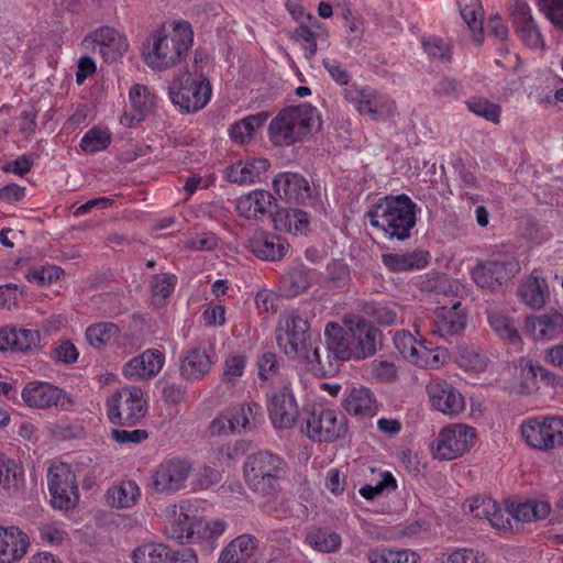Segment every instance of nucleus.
Wrapping results in <instances>:
<instances>
[{
  "label": "nucleus",
  "mask_w": 563,
  "mask_h": 563,
  "mask_svg": "<svg viewBox=\"0 0 563 563\" xmlns=\"http://www.w3.org/2000/svg\"><path fill=\"white\" fill-rule=\"evenodd\" d=\"M170 30L162 24L150 33L141 56L147 67L153 70H164L179 64L187 55L194 43V31L187 21H173Z\"/></svg>",
  "instance_id": "obj_1"
},
{
  "label": "nucleus",
  "mask_w": 563,
  "mask_h": 563,
  "mask_svg": "<svg viewBox=\"0 0 563 563\" xmlns=\"http://www.w3.org/2000/svg\"><path fill=\"white\" fill-rule=\"evenodd\" d=\"M417 203L405 194L379 198L366 212L371 227L380 230L390 240L410 238L417 223Z\"/></svg>",
  "instance_id": "obj_2"
},
{
  "label": "nucleus",
  "mask_w": 563,
  "mask_h": 563,
  "mask_svg": "<svg viewBox=\"0 0 563 563\" xmlns=\"http://www.w3.org/2000/svg\"><path fill=\"white\" fill-rule=\"evenodd\" d=\"M247 487L264 497L275 496L280 490L285 475L283 460L271 452L261 451L246 457L243 466Z\"/></svg>",
  "instance_id": "obj_3"
},
{
  "label": "nucleus",
  "mask_w": 563,
  "mask_h": 563,
  "mask_svg": "<svg viewBox=\"0 0 563 563\" xmlns=\"http://www.w3.org/2000/svg\"><path fill=\"white\" fill-rule=\"evenodd\" d=\"M460 284H434L431 290V300L441 310L432 322L429 333L445 339L461 333L466 324V316L460 310Z\"/></svg>",
  "instance_id": "obj_4"
},
{
  "label": "nucleus",
  "mask_w": 563,
  "mask_h": 563,
  "mask_svg": "<svg viewBox=\"0 0 563 563\" xmlns=\"http://www.w3.org/2000/svg\"><path fill=\"white\" fill-rule=\"evenodd\" d=\"M316 108L302 103L283 109L269 123V136L275 145H291L311 132Z\"/></svg>",
  "instance_id": "obj_5"
},
{
  "label": "nucleus",
  "mask_w": 563,
  "mask_h": 563,
  "mask_svg": "<svg viewBox=\"0 0 563 563\" xmlns=\"http://www.w3.org/2000/svg\"><path fill=\"white\" fill-rule=\"evenodd\" d=\"M309 322L298 311H289L278 320L275 334L280 351L290 360L298 361L313 340Z\"/></svg>",
  "instance_id": "obj_6"
},
{
  "label": "nucleus",
  "mask_w": 563,
  "mask_h": 563,
  "mask_svg": "<svg viewBox=\"0 0 563 563\" xmlns=\"http://www.w3.org/2000/svg\"><path fill=\"white\" fill-rule=\"evenodd\" d=\"M300 431L313 441L332 442L345 434L346 421L336 410L318 407L303 412Z\"/></svg>",
  "instance_id": "obj_7"
},
{
  "label": "nucleus",
  "mask_w": 563,
  "mask_h": 563,
  "mask_svg": "<svg viewBox=\"0 0 563 563\" xmlns=\"http://www.w3.org/2000/svg\"><path fill=\"white\" fill-rule=\"evenodd\" d=\"M168 93L172 102L187 113L198 112L210 101L212 89L209 80L195 79L186 73L174 79Z\"/></svg>",
  "instance_id": "obj_8"
},
{
  "label": "nucleus",
  "mask_w": 563,
  "mask_h": 563,
  "mask_svg": "<svg viewBox=\"0 0 563 563\" xmlns=\"http://www.w3.org/2000/svg\"><path fill=\"white\" fill-rule=\"evenodd\" d=\"M476 429L465 423H450L443 427L433 445L434 456L442 461L461 457L475 445Z\"/></svg>",
  "instance_id": "obj_9"
},
{
  "label": "nucleus",
  "mask_w": 563,
  "mask_h": 563,
  "mask_svg": "<svg viewBox=\"0 0 563 563\" xmlns=\"http://www.w3.org/2000/svg\"><path fill=\"white\" fill-rule=\"evenodd\" d=\"M520 432L531 448L550 451L563 445V418H530L521 423Z\"/></svg>",
  "instance_id": "obj_10"
},
{
  "label": "nucleus",
  "mask_w": 563,
  "mask_h": 563,
  "mask_svg": "<svg viewBox=\"0 0 563 563\" xmlns=\"http://www.w3.org/2000/svg\"><path fill=\"white\" fill-rule=\"evenodd\" d=\"M108 418L117 424H134L146 413L143 390L136 386L115 391L107 402Z\"/></svg>",
  "instance_id": "obj_11"
},
{
  "label": "nucleus",
  "mask_w": 563,
  "mask_h": 563,
  "mask_svg": "<svg viewBox=\"0 0 563 563\" xmlns=\"http://www.w3.org/2000/svg\"><path fill=\"white\" fill-rule=\"evenodd\" d=\"M47 485L53 508L69 510L79 500L77 478L66 463L53 464L47 472Z\"/></svg>",
  "instance_id": "obj_12"
},
{
  "label": "nucleus",
  "mask_w": 563,
  "mask_h": 563,
  "mask_svg": "<svg viewBox=\"0 0 563 563\" xmlns=\"http://www.w3.org/2000/svg\"><path fill=\"white\" fill-rule=\"evenodd\" d=\"M21 397L25 406L33 409L67 410L73 405L68 393L42 380L29 382L23 387Z\"/></svg>",
  "instance_id": "obj_13"
},
{
  "label": "nucleus",
  "mask_w": 563,
  "mask_h": 563,
  "mask_svg": "<svg viewBox=\"0 0 563 563\" xmlns=\"http://www.w3.org/2000/svg\"><path fill=\"white\" fill-rule=\"evenodd\" d=\"M197 512V508L187 500L169 506L166 509L167 537L179 542H188L200 536L201 519Z\"/></svg>",
  "instance_id": "obj_14"
},
{
  "label": "nucleus",
  "mask_w": 563,
  "mask_h": 563,
  "mask_svg": "<svg viewBox=\"0 0 563 563\" xmlns=\"http://www.w3.org/2000/svg\"><path fill=\"white\" fill-rule=\"evenodd\" d=\"M325 361L317 366L320 373H338L340 362L354 360L350 334L338 323L329 322L324 330Z\"/></svg>",
  "instance_id": "obj_15"
},
{
  "label": "nucleus",
  "mask_w": 563,
  "mask_h": 563,
  "mask_svg": "<svg viewBox=\"0 0 563 563\" xmlns=\"http://www.w3.org/2000/svg\"><path fill=\"white\" fill-rule=\"evenodd\" d=\"M190 472L191 464L188 460L165 459L152 473V487L156 493L175 494L185 488Z\"/></svg>",
  "instance_id": "obj_16"
},
{
  "label": "nucleus",
  "mask_w": 563,
  "mask_h": 563,
  "mask_svg": "<svg viewBox=\"0 0 563 563\" xmlns=\"http://www.w3.org/2000/svg\"><path fill=\"white\" fill-rule=\"evenodd\" d=\"M271 422L277 429L291 428L299 418V407L289 384L274 390L267 398Z\"/></svg>",
  "instance_id": "obj_17"
},
{
  "label": "nucleus",
  "mask_w": 563,
  "mask_h": 563,
  "mask_svg": "<svg viewBox=\"0 0 563 563\" xmlns=\"http://www.w3.org/2000/svg\"><path fill=\"white\" fill-rule=\"evenodd\" d=\"M86 48H99L100 55L108 63L121 58L129 48L124 34L110 26H101L86 35L82 40Z\"/></svg>",
  "instance_id": "obj_18"
},
{
  "label": "nucleus",
  "mask_w": 563,
  "mask_h": 563,
  "mask_svg": "<svg viewBox=\"0 0 563 563\" xmlns=\"http://www.w3.org/2000/svg\"><path fill=\"white\" fill-rule=\"evenodd\" d=\"M344 324L349 328L354 360H365L377 351L380 332L358 316L347 314Z\"/></svg>",
  "instance_id": "obj_19"
},
{
  "label": "nucleus",
  "mask_w": 563,
  "mask_h": 563,
  "mask_svg": "<svg viewBox=\"0 0 563 563\" xmlns=\"http://www.w3.org/2000/svg\"><path fill=\"white\" fill-rule=\"evenodd\" d=\"M426 391L432 408L446 416H457L465 408L463 395L445 379H431L426 386Z\"/></svg>",
  "instance_id": "obj_20"
},
{
  "label": "nucleus",
  "mask_w": 563,
  "mask_h": 563,
  "mask_svg": "<svg viewBox=\"0 0 563 563\" xmlns=\"http://www.w3.org/2000/svg\"><path fill=\"white\" fill-rule=\"evenodd\" d=\"M273 186L278 196L288 202L307 203L312 198V188L298 173L278 174L273 180Z\"/></svg>",
  "instance_id": "obj_21"
},
{
  "label": "nucleus",
  "mask_w": 563,
  "mask_h": 563,
  "mask_svg": "<svg viewBox=\"0 0 563 563\" xmlns=\"http://www.w3.org/2000/svg\"><path fill=\"white\" fill-rule=\"evenodd\" d=\"M468 512L478 519H485L497 530H511L510 519L507 516V508L503 509L500 505L490 497L476 496L464 505Z\"/></svg>",
  "instance_id": "obj_22"
},
{
  "label": "nucleus",
  "mask_w": 563,
  "mask_h": 563,
  "mask_svg": "<svg viewBox=\"0 0 563 563\" xmlns=\"http://www.w3.org/2000/svg\"><path fill=\"white\" fill-rule=\"evenodd\" d=\"M165 364V354L157 349H147L131 358L123 367L128 378L152 379L156 377Z\"/></svg>",
  "instance_id": "obj_23"
},
{
  "label": "nucleus",
  "mask_w": 563,
  "mask_h": 563,
  "mask_svg": "<svg viewBox=\"0 0 563 563\" xmlns=\"http://www.w3.org/2000/svg\"><path fill=\"white\" fill-rule=\"evenodd\" d=\"M29 536L15 526H0V563H16L27 552Z\"/></svg>",
  "instance_id": "obj_24"
},
{
  "label": "nucleus",
  "mask_w": 563,
  "mask_h": 563,
  "mask_svg": "<svg viewBox=\"0 0 563 563\" xmlns=\"http://www.w3.org/2000/svg\"><path fill=\"white\" fill-rule=\"evenodd\" d=\"M521 267L517 258L479 262L472 269L473 282H503L516 277Z\"/></svg>",
  "instance_id": "obj_25"
},
{
  "label": "nucleus",
  "mask_w": 563,
  "mask_h": 563,
  "mask_svg": "<svg viewBox=\"0 0 563 563\" xmlns=\"http://www.w3.org/2000/svg\"><path fill=\"white\" fill-rule=\"evenodd\" d=\"M179 361L180 376L187 380L203 378L209 374L214 364L213 356L200 346L184 351Z\"/></svg>",
  "instance_id": "obj_26"
},
{
  "label": "nucleus",
  "mask_w": 563,
  "mask_h": 563,
  "mask_svg": "<svg viewBox=\"0 0 563 563\" xmlns=\"http://www.w3.org/2000/svg\"><path fill=\"white\" fill-rule=\"evenodd\" d=\"M257 549L258 540L255 536H238L221 551L218 563H256Z\"/></svg>",
  "instance_id": "obj_27"
},
{
  "label": "nucleus",
  "mask_w": 563,
  "mask_h": 563,
  "mask_svg": "<svg viewBox=\"0 0 563 563\" xmlns=\"http://www.w3.org/2000/svg\"><path fill=\"white\" fill-rule=\"evenodd\" d=\"M512 19L516 32L522 42L532 48L543 46L542 35L532 16L531 9L526 2H518L515 5Z\"/></svg>",
  "instance_id": "obj_28"
},
{
  "label": "nucleus",
  "mask_w": 563,
  "mask_h": 563,
  "mask_svg": "<svg viewBox=\"0 0 563 563\" xmlns=\"http://www.w3.org/2000/svg\"><path fill=\"white\" fill-rule=\"evenodd\" d=\"M250 247L260 260L274 262L282 260L290 245L279 235L261 232L251 239Z\"/></svg>",
  "instance_id": "obj_29"
},
{
  "label": "nucleus",
  "mask_w": 563,
  "mask_h": 563,
  "mask_svg": "<svg viewBox=\"0 0 563 563\" xmlns=\"http://www.w3.org/2000/svg\"><path fill=\"white\" fill-rule=\"evenodd\" d=\"M269 167V162L263 157L240 161L227 168V177L231 183L249 185L261 181Z\"/></svg>",
  "instance_id": "obj_30"
},
{
  "label": "nucleus",
  "mask_w": 563,
  "mask_h": 563,
  "mask_svg": "<svg viewBox=\"0 0 563 563\" xmlns=\"http://www.w3.org/2000/svg\"><path fill=\"white\" fill-rule=\"evenodd\" d=\"M342 406L347 413L362 419L372 417L377 411V402L373 393L363 386L349 389Z\"/></svg>",
  "instance_id": "obj_31"
},
{
  "label": "nucleus",
  "mask_w": 563,
  "mask_h": 563,
  "mask_svg": "<svg viewBox=\"0 0 563 563\" xmlns=\"http://www.w3.org/2000/svg\"><path fill=\"white\" fill-rule=\"evenodd\" d=\"M306 290L302 284H276V289H261L255 297L258 311L276 312L280 299L292 298Z\"/></svg>",
  "instance_id": "obj_32"
},
{
  "label": "nucleus",
  "mask_w": 563,
  "mask_h": 563,
  "mask_svg": "<svg viewBox=\"0 0 563 563\" xmlns=\"http://www.w3.org/2000/svg\"><path fill=\"white\" fill-rule=\"evenodd\" d=\"M274 200L269 191L256 189L236 200V210L245 219H258L269 211Z\"/></svg>",
  "instance_id": "obj_33"
},
{
  "label": "nucleus",
  "mask_w": 563,
  "mask_h": 563,
  "mask_svg": "<svg viewBox=\"0 0 563 563\" xmlns=\"http://www.w3.org/2000/svg\"><path fill=\"white\" fill-rule=\"evenodd\" d=\"M274 228L280 232L307 234L310 230V217L300 209H279L273 217Z\"/></svg>",
  "instance_id": "obj_34"
},
{
  "label": "nucleus",
  "mask_w": 563,
  "mask_h": 563,
  "mask_svg": "<svg viewBox=\"0 0 563 563\" xmlns=\"http://www.w3.org/2000/svg\"><path fill=\"white\" fill-rule=\"evenodd\" d=\"M430 258V253L423 250L406 254H383L382 256L384 265L393 272L422 269L429 264Z\"/></svg>",
  "instance_id": "obj_35"
},
{
  "label": "nucleus",
  "mask_w": 563,
  "mask_h": 563,
  "mask_svg": "<svg viewBox=\"0 0 563 563\" xmlns=\"http://www.w3.org/2000/svg\"><path fill=\"white\" fill-rule=\"evenodd\" d=\"M550 512L551 506L544 500H527L525 503H509L507 505V516L523 523L543 520Z\"/></svg>",
  "instance_id": "obj_36"
},
{
  "label": "nucleus",
  "mask_w": 563,
  "mask_h": 563,
  "mask_svg": "<svg viewBox=\"0 0 563 563\" xmlns=\"http://www.w3.org/2000/svg\"><path fill=\"white\" fill-rule=\"evenodd\" d=\"M526 325L534 339L552 340L560 333V329L563 325V316L561 313L553 312L537 317H528Z\"/></svg>",
  "instance_id": "obj_37"
},
{
  "label": "nucleus",
  "mask_w": 563,
  "mask_h": 563,
  "mask_svg": "<svg viewBox=\"0 0 563 563\" xmlns=\"http://www.w3.org/2000/svg\"><path fill=\"white\" fill-rule=\"evenodd\" d=\"M229 411L236 433L251 431L263 421L262 406L255 401L244 402Z\"/></svg>",
  "instance_id": "obj_38"
},
{
  "label": "nucleus",
  "mask_w": 563,
  "mask_h": 563,
  "mask_svg": "<svg viewBox=\"0 0 563 563\" xmlns=\"http://www.w3.org/2000/svg\"><path fill=\"white\" fill-rule=\"evenodd\" d=\"M366 107L362 111L373 121H386L394 117L396 111L395 101L387 95L379 92L371 87L365 102Z\"/></svg>",
  "instance_id": "obj_39"
},
{
  "label": "nucleus",
  "mask_w": 563,
  "mask_h": 563,
  "mask_svg": "<svg viewBox=\"0 0 563 563\" xmlns=\"http://www.w3.org/2000/svg\"><path fill=\"white\" fill-rule=\"evenodd\" d=\"M460 14L472 33L474 42L483 41L484 10L481 0H456Z\"/></svg>",
  "instance_id": "obj_40"
},
{
  "label": "nucleus",
  "mask_w": 563,
  "mask_h": 563,
  "mask_svg": "<svg viewBox=\"0 0 563 563\" xmlns=\"http://www.w3.org/2000/svg\"><path fill=\"white\" fill-rule=\"evenodd\" d=\"M366 560L368 563H419V555L407 549L395 550L380 545L369 548Z\"/></svg>",
  "instance_id": "obj_41"
},
{
  "label": "nucleus",
  "mask_w": 563,
  "mask_h": 563,
  "mask_svg": "<svg viewBox=\"0 0 563 563\" xmlns=\"http://www.w3.org/2000/svg\"><path fill=\"white\" fill-rule=\"evenodd\" d=\"M488 322L496 334L516 347L521 346V338L514 320L501 311L488 312Z\"/></svg>",
  "instance_id": "obj_42"
},
{
  "label": "nucleus",
  "mask_w": 563,
  "mask_h": 563,
  "mask_svg": "<svg viewBox=\"0 0 563 563\" xmlns=\"http://www.w3.org/2000/svg\"><path fill=\"white\" fill-rule=\"evenodd\" d=\"M306 542L319 552L332 553L341 548L342 538L327 528H313L307 532Z\"/></svg>",
  "instance_id": "obj_43"
},
{
  "label": "nucleus",
  "mask_w": 563,
  "mask_h": 563,
  "mask_svg": "<svg viewBox=\"0 0 563 563\" xmlns=\"http://www.w3.org/2000/svg\"><path fill=\"white\" fill-rule=\"evenodd\" d=\"M309 24L300 23L291 33V38L302 46L305 51V57L311 59L314 57L318 51L317 36L318 33L313 30L320 27V22L314 18L308 16Z\"/></svg>",
  "instance_id": "obj_44"
},
{
  "label": "nucleus",
  "mask_w": 563,
  "mask_h": 563,
  "mask_svg": "<svg viewBox=\"0 0 563 563\" xmlns=\"http://www.w3.org/2000/svg\"><path fill=\"white\" fill-rule=\"evenodd\" d=\"M23 470L13 460L0 453V493L11 494L22 483Z\"/></svg>",
  "instance_id": "obj_45"
},
{
  "label": "nucleus",
  "mask_w": 563,
  "mask_h": 563,
  "mask_svg": "<svg viewBox=\"0 0 563 563\" xmlns=\"http://www.w3.org/2000/svg\"><path fill=\"white\" fill-rule=\"evenodd\" d=\"M134 563H170L172 550L163 543H144L132 552Z\"/></svg>",
  "instance_id": "obj_46"
},
{
  "label": "nucleus",
  "mask_w": 563,
  "mask_h": 563,
  "mask_svg": "<svg viewBox=\"0 0 563 563\" xmlns=\"http://www.w3.org/2000/svg\"><path fill=\"white\" fill-rule=\"evenodd\" d=\"M140 496V488L132 481L122 482L119 486L109 489L106 494L110 506L117 508L132 507Z\"/></svg>",
  "instance_id": "obj_47"
},
{
  "label": "nucleus",
  "mask_w": 563,
  "mask_h": 563,
  "mask_svg": "<svg viewBox=\"0 0 563 563\" xmlns=\"http://www.w3.org/2000/svg\"><path fill=\"white\" fill-rule=\"evenodd\" d=\"M119 335V328L113 322H99L86 329V340L90 346L101 350Z\"/></svg>",
  "instance_id": "obj_48"
},
{
  "label": "nucleus",
  "mask_w": 563,
  "mask_h": 563,
  "mask_svg": "<svg viewBox=\"0 0 563 563\" xmlns=\"http://www.w3.org/2000/svg\"><path fill=\"white\" fill-rule=\"evenodd\" d=\"M446 358L448 351L445 349L433 347L431 343L422 339L412 364L426 368H438L445 363Z\"/></svg>",
  "instance_id": "obj_49"
},
{
  "label": "nucleus",
  "mask_w": 563,
  "mask_h": 563,
  "mask_svg": "<svg viewBox=\"0 0 563 563\" xmlns=\"http://www.w3.org/2000/svg\"><path fill=\"white\" fill-rule=\"evenodd\" d=\"M324 347L320 339H314L311 345H308V349L305 351V353L300 356V358L297 361L305 365L306 369L310 373H312L314 376L318 377H330L335 375L336 373H320V371H317V366L324 363L325 361V353Z\"/></svg>",
  "instance_id": "obj_50"
},
{
  "label": "nucleus",
  "mask_w": 563,
  "mask_h": 563,
  "mask_svg": "<svg viewBox=\"0 0 563 563\" xmlns=\"http://www.w3.org/2000/svg\"><path fill=\"white\" fill-rule=\"evenodd\" d=\"M518 294L521 300L532 309H541L550 295L548 284H521Z\"/></svg>",
  "instance_id": "obj_51"
},
{
  "label": "nucleus",
  "mask_w": 563,
  "mask_h": 563,
  "mask_svg": "<svg viewBox=\"0 0 563 563\" xmlns=\"http://www.w3.org/2000/svg\"><path fill=\"white\" fill-rule=\"evenodd\" d=\"M467 109L477 117H482L495 124L500 121V106L485 98L472 97L466 102Z\"/></svg>",
  "instance_id": "obj_52"
},
{
  "label": "nucleus",
  "mask_w": 563,
  "mask_h": 563,
  "mask_svg": "<svg viewBox=\"0 0 563 563\" xmlns=\"http://www.w3.org/2000/svg\"><path fill=\"white\" fill-rule=\"evenodd\" d=\"M111 143V134L108 130L90 129L80 141V148L86 153H97L106 150Z\"/></svg>",
  "instance_id": "obj_53"
},
{
  "label": "nucleus",
  "mask_w": 563,
  "mask_h": 563,
  "mask_svg": "<svg viewBox=\"0 0 563 563\" xmlns=\"http://www.w3.org/2000/svg\"><path fill=\"white\" fill-rule=\"evenodd\" d=\"M129 98L133 110L139 115V120H141L146 112L151 111L155 104V97L151 95L148 88L144 85L133 86L129 92Z\"/></svg>",
  "instance_id": "obj_54"
},
{
  "label": "nucleus",
  "mask_w": 563,
  "mask_h": 563,
  "mask_svg": "<svg viewBox=\"0 0 563 563\" xmlns=\"http://www.w3.org/2000/svg\"><path fill=\"white\" fill-rule=\"evenodd\" d=\"M247 360L249 358L244 353H230L223 362V382L233 383L242 377L247 364Z\"/></svg>",
  "instance_id": "obj_55"
},
{
  "label": "nucleus",
  "mask_w": 563,
  "mask_h": 563,
  "mask_svg": "<svg viewBox=\"0 0 563 563\" xmlns=\"http://www.w3.org/2000/svg\"><path fill=\"white\" fill-rule=\"evenodd\" d=\"M518 367L523 379V388L527 391L537 389L542 365L538 361L521 357L518 361Z\"/></svg>",
  "instance_id": "obj_56"
},
{
  "label": "nucleus",
  "mask_w": 563,
  "mask_h": 563,
  "mask_svg": "<svg viewBox=\"0 0 563 563\" xmlns=\"http://www.w3.org/2000/svg\"><path fill=\"white\" fill-rule=\"evenodd\" d=\"M362 310L366 316L382 325H393L397 321V313L393 308L375 301L365 302Z\"/></svg>",
  "instance_id": "obj_57"
},
{
  "label": "nucleus",
  "mask_w": 563,
  "mask_h": 563,
  "mask_svg": "<svg viewBox=\"0 0 563 563\" xmlns=\"http://www.w3.org/2000/svg\"><path fill=\"white\" fill-rule=\"evenodd\" d=\"M394 343L399 353L409 362L413 363L421 340H417L410 332H397L394 336Z\"/></svg>",
  "instance_id": "obj_58"
},
{
  "label": "nucleus",
  "mask_w": 563,
  "mask_h": 563,
  "mask_svg": "<svg viewBox=\"0 0 563 563\" xmlns=\"http://www.w3.org/2000/svg\"><path fill=\"white\" fill-rule=\"evenodd\" d=\"M396 488L397 483L393 474L390 472H384L380 475V479L375 485H365L361 487L360 495L367 500H372L384 490H395Z\"/></svg>",
  "instance_id": "obj_59"
},
{
  "label": "nucleus",
  "mask_w": 563,
  "mask_h": 563,
  "mask_svg": "<svg viewBox=\"0 0 563 563\" xmlns=\"http://www.w3.org/2000/svg\"><path fill=\"white\" fill-rule=\"evenodd\" d=\"M424 52L432 58L450 62L452 58L451 45L440 37H429L422 41Z\"/></svg>",
  "instance_id": "obj_60"
},
{
  "label": "nucleus",
  "mask_w": 563,
  "mask_h": 563,
  "mask_svg": "<svg viewBox=\"0 0 563 563\" xmlns=\"http://www.w3.org/2000/svg\"><path fill=\"white\" fill-rule=\"evenodd\" d=\"M536 3L553 25L563 30V0H536Z\"/></svg>",
  "instance_id": "obj_61"
},
{
  "label": "nucleus",
  "mask_w": 563,
  "mask_h": 563,
  "mask_svg": "<svg viewBox=\"0 0 563 563\" xmlns=\"http://www.w3.org/2000/svg\"><path fill=\"white\" fill-rule=\"evenodd\" d=\"M16 338L14 339V351L29 352L40 346V332L15 328Z\"/></svg>",
  "instance_id": "obj_62"
},
{
  "label": "nucleus",
  "mask_w": 563,
  "mask_h": 563,
  "mask_svg": "<svg viewBox=\"0 0 563 563\" xmlns=\"http://www.w3.org/2000/svg\"><path fill=\"white\" fill-rule=\"evenodd\" d=\"M257 375L261 379L267 380L277 375L279 363L274 352H264L256 362Z\"/></svg>",
  "instance_id": "obj_63"
},
{
  "label": "nucleus",
  "mask_w": 563,
  "mask_h": 563,
  "mask_svg": "<svg viewBox=\"0 0 563 563\" xmlns=\"http://www.w3.org/2000/svg\"><path fill=\"white\" fill-rule=\"evenodd\" d=\"M443 563H485V558L477 550L461 548L449 553Z\"/></svg>",
  "instance_id": "obj_64"
}]
</instances>
